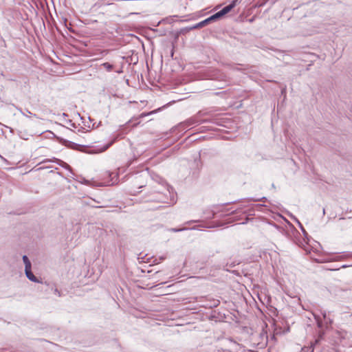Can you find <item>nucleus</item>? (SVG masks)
Wrapping results in <instances>:
<instances>
[{"instance_id":"1a4fd4ad","label":"nucleus","mask_w":352,"mask_h":352,"mask_svg":"<svg viewBox=\"0 0 352 352\" xmlns=\"http://www.w3.org/2000/svg\"><path fill=\"white\" fill-rule=\"evenodd\" d=\"M194 163L196 164V167L197 168L198 170H197V172L194 171L192 173V177L197 178L199 177V170L201 169V168L202 166V162L201 161L200 157L199 159H195L194 161Z\"/></svg>"},{"instance_id":"a19ab883","label":"nucleus","mask_w":352,"mask_h":352,"mask_svg":"<svg viewBox=\"0 0 352 352\" xmlns=\"http://www.w3.org/2000/svg\"><path fill=\"white\" fill-rule=\"evenodd\" d=\"M221 94H222V92H216V93H214V95H217V96H219V95H220Z\"/></svg>"},{"instance_id":"4be33fe9","label":"nucleus","mask_w":352,"mask_h":352,"mask_svg":"<svg viewBox=\"0 0 352 352\" xmlns=\"http://www.w3.org/2000/svg\"><path fill=\"white\" fill-rule=\"evenodd\" d=\"M325 321V326H326V328L327 329L329 326L331 325V324L333 323V320L328 318H327V320H324Z\"/></svg>"},{"instance_id":"412c9836","label":"nucleus","mask_w":352,"mask_h":352,"mask_svg":"<svg viewBox=\"0 0 352 352\" xmlns=\"http://www.w3.org/2000/svg\"><path fill=\"white\" fill-rule=\"evenodd\" d=\"M208 114V111H204L202 110L201 111H199L196 115V116L198 118V117H201V116H206Z\"/></svg>"},{"instance_id":"58836bf2","label":"nucleus","mask_w":352,"mask_h":352,"mask_svg":"<svg viewBox=\"0 0 352 352\" xmlns=\"http://www.w3.org/2000/svg\"><path fill=\"white\" fill-rule=\"evenodd\" d=\"M269 0H263V3L261 6L265 4Z\"/></svg>"},{"instance_id":"393cba45","label":"nucleus","mask_w":352,"mask_h":352,"mask_svg":"<svg viewBox=\"0 0 352 352\" xmlns=\"http://www.w3.org/2000/svg\"><path fill=\"white\" fill-rule=\"evenodd\" d=\"M324 330H323V329L320 330V331H319V332H318V338H320V340H322V339H323V338H324Z\"/></svg>"},{"instance_id":"c9c22d12","label":"nucleus","mask_w":352,"mask_h":352,"mask_svg":"<svg viewBox=\"0 0 352 352\" xmlns=\"http://www.w3.org/2000/svg\"><path fill=\"white\" fill-rule=\"evenodd\" d=\"M107 3H104V4L108 5V6H109V5H111V4H112V3H110V1H109V0H107Z\"/></svg>"},{"instance_id":"423d86ee","label":"nucleus","mask_w":352,"mask_h":352,"mask_svg":"<svg viewBox=\"0 0 352 352\" xmlns=\"http://www.w3.org/2000/svg\"><path fill=\"white\" fill-rule=\"evenodd\" d=\"M25 274L26 275V277L30 280H31L34 283H40L38 278L34 275V274L32 271V267L25 270Z\"/></svg>"},{"instance_id":"c756f323","label":"nucleus","mask_w":352,"mask_h":352,"mask_svg":"<svg viewBox=\"0 0 352 352\" xmlns=\"http://www.w3.org/2000/svg\"><path fill=\"white\" fill-rule=\"evenodd\" d=\"M58 160H60V159H58V158H56V157H53L52 160H47V161L48 162H55L58 164Z\"/></svg>"},{"instance_id":"dca6fc26","label":"nucleus","mask_w":352,"mask_h":352,"mask_svg":"<svg viewBox=\"0 0 352 352\" xmlns=\"http://www.w3.org/2000/svg\"><path fill=\"white\" fill-rule=\"evenodd\" d=\"M58 164L59 166H60L61 167L69 170V171H72V167L68 164H67L66 162H63V160H58Z\"/></svg>"},{"instance_id":"f704fd0d","label":"nucleus","mask_w":352,"mask_h":352,"mask_svg":"<svg viewBox=\"0 0 352 352\" xmlns=\"http://www.w3.org/2000/svg\"><path fill=\"white\" fill-rule=\"evenodd\" d=\"M238 202L237 201H231V202H228V203H226V204H223V206H228L230 204H234V203H236Z\"/></svg>"},{"instance_id":"f257e3e1","label":"nucleus","mask_w":352,"mask_h":352,"mask_svg":"<svg viewBox=\"0 0 352 352\" xmlns=\"http://www.w3.org/2000/svg\"><path fill=\"white\" fill-rule=\"evenodd\" d=\"M47 133H50V135H52V137L54 138H55L58 143H60V144L65 146V147H67V148H68L69 149H72V150H74V151H81V152H84V153H96V152H94L92 151H85V150H82V148L87 147V146L81 145V144L73 142H72L70 140H67L66 139H64V138H63L61 137L57 136L51 131H48ZM119 137H120L119 134L116 135L111 141H109L107 144L104 145L100 149V151H98L97 153H102V152H104V151H107L116 142L118 141V140L119 139Z\"/></svg>"},{"instance_id":"9d476101","label":"nucleus","mask_w":352,"mask_h":352,"mask_svg":"<svg viewBox=\"0 0 352 352\" xmlns=\"http://www.w3.org/2000/svg\"><path fill=\"white\" fill-rule=\"evenodd\" d=\"M293 219H294V221L297 223L298 227L300 228V229L301 230L304 236L306 238V239H309V234L307 232V231L305 230V228L303 227V226L302 225V223L300 222V221L295 217H293Z\"/></svg>"},{"instance_id":"49530a36","label":"nucleus","mask_w":352,"mask_h":352,"mask_svg":"<svg viewBox=\"0 0 352 352\" xmlns=\"http://www.w3.org/2000/svg\"><path fill=\"white\" fill-rule=\"evenodd\" d=\"M322 212H323V214H324V213H325V210H324V208L323 209Z\"/></svg>"},{"instance_id":"6ab92c4d","label":"nucleus","mask_w":352,"mask_h":352,"mask_svg":"<svg viewBox=\"0 0 352 352\" xmlns=\"http://www.w3.org/2000/svg\"><path fill=\"white\" fill-rule=\"evenodd\" d=\"M309 350H311V352H314V346L311 345L310 346H304L301 349L302 352H308Z\"/></svg>"},{"instance_id":"cd10ccee","label":"nucleus","mask_w":352,"mask_h":352,"mask_svg":"<svg viewBox=\"0 0 352 352\" xmlns=\"http://www.w3.org/2000/svg\"><path fill=\"white\" fill-rule=\"evenodd\" d=\"M219 304H220V301L219 300H213V303H212V306L214 307H216L219 306Z\"/></svg>"},{"instance_id":"5701e85b","label":"nucleus","mask_w":352,"mask_h":352,"mask_svg":"<svg viewBox=\"0 0 352 352\" xmlns=\"http://www.w3.org/2000/svg\"><path fill=\"white\" fill-rule=\"evenodd\" d=\"M174 102H175V101H172V102H170L168 103L167 104H166V105L163 106L162 107H161V108H158L157 109H156V110H155V111H153L150 112V114H152V113H155V112L160 111L162 109L165 108L166 106H168L170 104L173 103Z\"/></svg>"},{"instance_id":"7c9ffc66","label":"nucleus","mask_w":352,"mask_h":352,"mask_svg":"<svg viewBox=\"0 0 352 352\" xmlns=\"http://www.w3.org/2000/svg\"><path fill=\"white\" fill-rule=\"evenodd\" d=\"M177 16H178L177 15L173 16V17H177ZM170 20H172V16H170V18H166L163 21H167L168 23H171L172 21H170Z\"/></svg>"},{"instance_id":"0eeeda50","label":"nucleus","mask_w":352,"mask_h":352,"mask_svg":"<svg viewBox=\"0 0 352 352\" xmlns=\"http://www.w3.org/2000/svg\"><path fill=\"white\" fill-rule=\"evenodd\" d=\"M212 23L209 17L206 18V19L196 23L195 25H194V28L195 29H201L209 24Z\"/></svg>"},{"instance_id":"2eb2a0df","label":"nucleus","mask_w":352,"mask_h":352,"mask_svg":"<svg viewBox=\"0 0 352 352\" xmlns=\"http://www.w3.org/2000/svg\"><path fill=\"white\" fill-rule=\"evenodd\" d=\"M193 30H195V28H194V25L186 27V28L180 29L179 33H181L182 34H186L188 32H189L190 31Z\"/></svg>"},{"instance_id":"20e7f679","label":"nucleus","mask_w":352,"mask_h":352,"mask_svg":"<svg viewBox=\"0 0 352 352\" xmlns=\"http://www.w3.org/2000/svg\"><path fill=\"white\" fill-rule=\"evenodd\" d=\"M267 207L266 205L263 204H252L250 207L243 212L247 215H254L255 210L262 211L263 208Z\"/></svg>"},{"instance_id":"f8f14e48","label":"nucleus","mask_w":352,"mask_h":352,"mask_svg":"<svg viewBox=\"0 0 352 352\" xmlns=\"http://www.w3.org/2000/svg\"><path fill=\"white\" fill-rule=\"evenodd\" d=\"M267 199V197H263L261 198H253V197H251V198H248L247 199H244V201H243V202H249V201H253V202H258V201H263V202H265L266 201Z\"/></svg>"},{"instance_id":"f3484780","label":"nucleus","mask_w":352,"mask_h":352,"mask_svg":"<svg viewBox=\"0 0 352 352\" xmlns=\"http://www.w3.org/2000/svg\"><path fill=\"white\" fill-rule=\"evenodd\" d=\"M280 95L283 97V101L286 99L287 97V86L285 85H280Z\"/></svg>"},{"instance_id":"e433bc0d","label":"nucleus","mask_w":352,"mask_h":352,"mask_svg":"<svg viewBox=\"0 0 352 352\" xmlns=\"http://www.w3.org/2000/svg\"><path fill=\"white\" fill-rule=\"evenodd\" d=\"M349 266V265H343L341 266V268H346V267H347ZM351 266H352V265Z\"/></svg>"},{"instance_id":"72a5a7b5","label":"nucleus","mask_w":352,"mask_h":352,"mask_svg":"<svg viewBox=\"0 0 352 352\" xmlns=\"http://www.w3.org/2000/svg\"><path fill=\"white\" fill-rule=\"evenodd\" d=\"M322 317H323L324 320H327V318H327V313H326V311H323V312H322Z\"/></svg>"},{"instance_id":"bb28decb","label":"nucleus","mask_w":352,"mask_h":352,"mask_svg":"<svg viewBox=\"0 0 352 352\" xmlns=\"http://www.w3.org/2000/svg\"><path fill=\"white\" fill-rule=\"evenodd\" d=\"M184 127L185 126H179V124L177 126L175 127V129L173 130L175 131V130L178 129L179 131V132H181V131L186 130V129H184Z\"/></svg>"},{"instance_id":"a18cd8bd","label":"nucleus","mask_w":352,"mask_h":352,"mask_svg":"<svg viewBox=\"0 0 352 352\" xmlns=\"http://www.w3.org/2000/svg\"><path fill=\"white\" fill-rule=\"evenodd\" d=\"M272 187L275 188V185L274 184H272Z\"/></svg>"},{"instance_id":"79ce46f5","label":"nucleus","mask_w":352,"mask_h":352,"mask_svg":"<svg viewBox=\"0 0 352 352\" xmlns=\"http://www.w3.org/2000/svg\"><path fill=\"white\" fill-rule=\"evenodd\" d=\"M117 73L118 74H120L122 72V69H119L118 71H116Z\"/></svg>"},{"instance_id":"c03bdc74","label":"nucleus","mask_w":352,"mask_h":352,"mask_svg":"<svg viewBox=\"0 0 352 352\" xmlns=\"http://www.w3.org/2000/svg\"><path fill=\"white\" fill-rule=\"evenodd\" d=\"M276 228H278V226L277 225H276L274 223H272Z\"/></svg>"},{"instance_id":"ea45409f","label":"nucleus","mask_w":352,"mask_h":352,"mask_svg":"<svg viewBox=\"0 0 352 352\" xmlns=\"http://www.w3.org/2000/svg\"><path fill=\"white\" fill-rule=\"evenodd\" d=\"M332 352H340V351L336 349H332Z\"/></svg>"},{"instance_id":"9b49d317","label":"nucleus","mask_w":352,"mask_h":352,"mask_svg":"<svg viewBox=\"0 0 352 352\" xmlns=\"http://www.w3.org/2000/svg\"><path fill=\"white\" fill-rule=\"evenodd\" d=\"M314 318L316 321L317 327L320 330L323 329L324 327V324L323 321L321 320L320 317L319 316L314 315Z\"/></svg>"},{"instance_id":"39448f33","label":"nucleus","mask_w":352,"mask_h":352,"mask_svg":"<svg viewBox=\"0 0 352 352\" xmlns=\"http://www.w3.org/2000/svg\"><path fill=\"white\" fill-rule=\"evenodd\" d=\"M239 3L238 0H232L230 4L224 6L221 10H220V12L223 14V16L225 17L227 14H228L231 10L236 7L237 3Z\"/></svg>"},{"instance_id":"6e6552de","label":"nucleus","mask_w":352,"mask_h":352,"mask_svg":"<svg viewBox=\"0 0 352 352\" xmlns=\"http://www.w3.org/2000/svg\"><path fill=\"white\" fill-rule=\"evenodd\" d=\"M223 18H224V16H223V14H221L220 10L209 16V19H210L211 23H214L217 21H219V20L222 19Z\"/></svg>"},{"instance_id":"a878e982","label":"nucleus","mask_w":352,"mask_h":352,"mask_svg":"<svg viewBox=\"0 0 352 352\" xmlns=\"http://www.w3.org/2000/svg\"><path fill=\"white\" fill-rule=\"evenodd\" d=\"M320 341H321L320 338H317L316 339H315L314 342L311 343V345H313L314 348L315 346L318 344Z\"/></svg>"},{"instance_id":"4468645a","label":"nucleus","mask_w":352,"mask_h":352,"mask_svg":"<svg viewBox=\"0 0 352 352\" xmlns=\"http://www.w3.org/2000/svg\"><path fill=\"white\" fill-rule=\"evenodd\" d=\"M101 66L104 67L107 72H111L114 68V65L109 62L102 63Z\"/></svg>"},{"instance_id":"4c0bfd02","label":"nucleus","mask_w":352,"mask_h":352,"mask_svg":"<svg viewBox=\"0 0 352 352\" xmlns=\"http://www.w3.org/2000/svg\"><path fill=\"white\" fill-rule=\"evenodd\" d=\"M140 12H131L129 13V15H132V14H139Z\"/></svg>"},{"instance_id":"b1692460","label":"nucleus","mask_w":352,"mask_h":352,"mask_svg":"<svg viewBox=\"0 0 352 352\" xmlns=\"http://www.w3.org/2000/svg\"><path fill=\"white\" fill-rule=\"evenodd\" d=\"M165 256H162L160 257H159V261L157 260V258H155V260L153 261V263H160L161 261H164L165 259Z\"/></svg>"},{"instance_id":"aec40b11","label":"nucleus","mask_w":352,"mask_h":352,"mask_svg":"<svg viewBox=\"0 0 352 352\" xmlns=\"http://www.w3.org/2000/svg\"><path fill=\"white\" fill-rule=\"evenodd\" d=\"M186 230H188V228H186V227H182V228H171V229H170V231H172V232H182V231Z\"/></svg>"},{"instance_id":"c85d7f7f","label":"nucleus","mask_w":352,"mask_h":352,"mask_svg":"<svg viewBox=\"0 0 352 352\" xmlns=\"http://www.w3.org/2000/svg\"><path fill=\"white\" fill-rule=\"evenodd\" d=\"M182 34L181 33H179V31L177 32L175 34V36H174V39H175V41L176 42L177 41V39L179 38V35Z\"/></svg>"},{"instance_id":"a211bd4d","label":"nucleus","mask_w":352,"mask_h":352,"mask_svg":"<svg viewBox=\"0 0 352 352\" xmlns=\"http://www.w3.org/2000/svg\"><path fill=\"white\" fill-rule=\"evenodd\" d=\"M248 206L247 205H245V204H241L240 206L236 208V210L232 211L230 212V214H237L239 213L243 208L247 207Z\"/></svg>"},{"instance_id":"473e14b6","label":"nucleus","mask_w":352,"mask_h":352,"mask_svg":"<svg viewBox=\"0 0 352 352\" xmlns=\"http://www.w3.org/2000/svg\"><path fill=\"white\" fill-rule=\"evenodd\" d=\"M54 294H57L58 296H60V292L57 288L54 289Z\"/></svg>"},{"instance_id":"f03ea898","label":"nucleus","mask_w":352,"mask_h":352,"mask_svg":"<svg viewBox=\"0 0 352 352\" xmlns=\"http://www.w3.org/2000/svg\"><path fill=\"white\" fill-rule=\"evenodd\" d=\"M200 76L203 79L216 80L221 82L222 85L217 86V89L224 88L229 82L228 77L221 69L217 68H210L202 71Z\"/></svg>"},{"instance_id":"2f4dec72","label":"nucleus","mask_w":352,"mask_h":352,"mask_svg":"<svg viewBox=\"0 0 352 352\" xmlns=\"http://www.w3.org/2000/svg\"><path fill=\"white\" fill-rule=\"evenodd\" d=\"M174 48H175V47H174V45H173V47H172V49H171V50H170V57H171L172 58H173V56H174V54H175V50H174Z\"/></svg>"},{"instance_id":"37998d69","label":"nucleus","mask_w":352,"mask_h":352,"mask_svg":"<svg viewBox=\"0 0 352 352\" xmlns=\"http://www.w3.org/2000/svg\"><path fill=\"white\" fill-rule=\"evenodd\" d=\"M20 137H21V138H23V140H28V138H24V137L21 136V135H20Z\"/></svg>"},{"instance_id":"ddd939ff","label":"nucleus","mask_w":352,"mask_h":352,"mask_svg":"<svg viewBox=\"0 0 352 352\" xmlns=\"http://www.w3.org/2000/svg\"><path fill=\"white\" fill-rule=\"evenodd\" d=\"M23 261L25 265V270L32 267L31 262H30V259L28 258V256H26V255L23 256Z\"/></svg>"},{"instance_id":"7ed1b4c3","label":"nucleus","mask_w":352,"mask_h":352,"mask_svg":"<svg viewBox=\"0 0 352 352\" xmlns=\"http://www.w3.org/2000/svg\"><path fill=\"white\" fill-rule=\"evenodd\" d=\"M208 120H202L199 121L197 118V117L195 116L194 117H191L190 118L185 120L183 122L179 123V126H185L184 129H187L189 126L193 125V124H199L201 123H205L207 122Z\"/></svg>"}]
</instances>
